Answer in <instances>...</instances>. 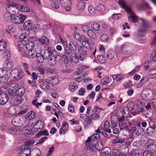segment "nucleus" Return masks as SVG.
<instances>
[{
  "label": "nucleus",
  "mask_w": 156,
  "mask_h": 156,
  "mask_svg": "<svg viewBox=\"0 0 156 156\" xmlns=\"http://www.w3.org/2000/svg\"><path fill=\"white\" fill-rule=\"evenodd\" d=\"M41 53L45 60L49 59V62L51 66L55 65L61 58L60 53L51 47H48L46 49L41 50Z\"/></svg>",
  "instance_id": "obj_1"
},
{
  "label": "nucleus",
  "mask_w": 156,
  "mask_h": 156,
  "mask_svg": "<svg viewBox=\"0 0 156 156\" xmlns=\"http://www.w3.org/2000/svg\"><path fill=\"white\" fill-rule=\"evenodd\" d=\"M76 52H74L69 49L68 47H66L64 54L62 55V59L65 64L69 62V59L71 62L76 63L78 62Z\"/></svg>",
  "instance_id": "obj_2"
},
{
  "label": "nucleus",
  "mask_w": 156,
  "mask_h": 156,
  "mask_svg": "<svg viewBox=\"0 0 156 156\" xmlns=\"http://www.w3.org/2000/svg\"><path fill=\"white\" fill-rule=\"evenodd\" d=\"M20 38L22 40V44L24 45L26 44L25 47L28 50L34 49L35 44L33 40H35V37H30L26 33H23L20 35Z\"/></svg>",
  "instance_id": "obj_3"
},
{
  "label": "nucleus",
  "mask_w": 156,
  "mask_h": 156,
  "mask_svg": "<svg viewBox=\"0 0 156 156\" xmlns=\"http://www.w3.org/2000/svg\"><path fill=\"white\" fill-rule=\"evenodd\" d=\"M115 1L118 3L122 8L131 15L130 16H129L128 18L129 21L133 23H136L137 20V16L134 15V13L133 12L131 9L130 7L126 5L124 0H115Z\"/></svg>",
  "instance_id": "obj_4"
},
{
  "label": "nucleus",
  "mask_w": 156,
  "mask_h": 156,
  "mask_svg": "<svg viewBox=\"0 0 156 156\" xmlns=\"http://www.w3.org/2000/svg\"><path fill=\"white\" fill-rule=\"evenodd\" d=\"M100 137L99 134L98 133H94L91 137H89L86 141V145L85 148L90 151H93V147H94V145L92 144V141L96 140Z\"/></svg>",
  "instance_id": "obj_5"
},
{
  "label": "nucleus",
  "mask_w": 156,
  "mask_h": 156,
  "mask_svg": "<svg viewBox=\"0 0 156 156\" xmlns=\"http://www.w3.org/2000/svg\"><path fill=\"white\" fill-rule=\"evenodd\" d=\"M26 16L22 14H20L18 16L15 15L13 16L12 22L16 24H20L23 23L26 19Z\"/></svg>",
  "instance_id": "obj_6"
},
{
  "label": "nucleus",
  "mask_w": 156,
  "mask_h": 156,
  "mask_svg": "<svg viewBox=\"0 0 156 156\" xmlns=\"http://www.w3.org/2000/svg\"><path fill=\"white\" fill-rule=\"evenodd\" d=\"M23 73H19V70L17 69H13L11 72L10 76L13 77L14 79L18 80L20 79L23 76Z\"/></svg>",
  "instance_id": "obj_7"
},
{
  "label": "nucleus",
  "mask_w": 156,
  "mask_h": 156,
  "mask_svg": "<svg viewBox=\"0 0 156 156\" xmlns=\"http://www.w3.org/2000/svg\"><path fill=\"white\" fill-rule=\"evenodd\" d=\"M135 105L136 107V111L138 112H144V105L140 100L137 99L135 102Z\"/></svg>",
  "instance_id": "obj_8"
},
{
  "label": "nucleus",
  "mask_w": 156,
  "mask_h": 156,
  "mask_svg": "<svg viewBox=\"0 0 156 156\" xmlns=\"http://www.w3.org/2000/svg\"><path fill=\"white\" fill-rule=\"evenodd\" d=\"M19 85L17 83H13L11 85L10 88L8 90V93L11 95L16 94V90L18 89Z\"/></svg>",
  "instance_id": "obj_9"
},
{
  "label": "nucleus",
  "mask_w": 156,
  "mask_h": 156,
  "mask_svg": "<svg viewBox=\"0 0 156 156\" xmlns=\"http://www.w3.org/2000/svg\"><path fill=\"white\" fill-rule=\"evenodd\" d=\"M9 100V97L7 94L4 92L0 93V105L5 104Z\"/></svg>",
  "instance_id": "obj_10"
},
{
  "label": "nucleus",
  "mask_w": 156,
  "mask_h": 156,
  "mask_svg": "<svg viewBox=\"0 0 156 156\" xmlns=\"http://www.w3.org/2000/svg\"><path fill=\"white\" fill-rule=\"evenodd\" d=\"M20 154H23V155H25V156H29L31 152L30 149L29 148L22 146L20 147Z\"/></svg>",
  "instance_id": "obj_11"
},
{
  "label": "nucleus",
  "mask_w": 156,
  "mask_h": 156,
  "mask_svg": "<svg viewBox=\"0 0 156 156\" xmlns=\"http://www.w3.org/2000/svg\"><path fill=\"white\" fill-rule=\"evenodd\" d=\"M156 147V145L154 144V140L152 139H149L145 145L146 148H149L151 151H154Z\"/></svg>",
  "instance_id": "obj_12"
},
{
  "label": "nucleus",
  "mask_w": 156,
  "mask_h": 156,
  "mask_svg": "<svg viewBox=\"0 0 156 156\" xmlns=\"http://www.w3.org/2000/svg\"><path fill=\"white\" fill-rule=\"evenodd\" d=\"M87 48L83 44H79L77 46V50L79 51L80 54L85 56L87 54Z\"/></svg>",
  "instance_id": "obj_13"
},
{
  "label": "nucleus",
  "mask_w": 156,
  "mask_h": 156,
  "mask_svg": "<svg viewBox=\"0 0 156 156\" xmlns=\"http://www.w3.org/2000/svg\"><path fill=\"white\" fill-rule=\"evenodd\" d=\"M7 11H9V13L11 14L14 16L17 14L18 9L15 6L10 5L8 6L7 8Z\"/></svg>",
  "instance_id": "obj_14"
},
{
  "label": "nucleus",
  "mask_w": 156,
  "mask_h": 156,
  "mask_svg": "<svg viewBox=\"0 0 156 156\" xmlns=\"http://www.w3.org/2000/svg\"><path fill=\"white\" fill-rule=\"evenodd\" d=\"M11 101L14 105H18L22 102L21 98L18 96H14L12 99Z\"/></svg>",
  "instance_id": "obj_15"
},
{
  "label": "nucleus",
  "mask_w": 156,
  "mask_h": 156,
  "mask_svg": "<svg viewBox=\"0 0 156 156\" xmlns=\"http://www.w3.org/2000/svg\"><path fill=\"white\" fill-rule=\"evenodd\" d=\"M76 44H77V46L78 45V44H76L74 41H70L69 44V47H68L69 49L73 51L76 52V51L77 49Z\"/></svg>",
  "instance_id": "obj_16"
},
{
  "label": "nucleus",
  "mask_w": 156,
  "mask_h": 156,
  "mask_svg": "<svg viewBox=\"0 0 156 156\" xmlns=\"http://www.w3.org/2000/svg\"><path fill=\"white\" fill-rule=\"evenodd\" d=\"M49 81L50 83L48 82L47 83H48L49 84H51L52 85V86H53V85L57 84L59 83V79L56 77H52L50 78Z\"/></svg>",
  "instance_id": "obj_17"
},
{
  "label": "nucleus",
  "mask_w": 156,
  "mask_h": 156,
  "mask_svg": "<svg viewBox=\"0 0 156 156\" xmlns=\"http://www.w3.org/2000/svg\"><path fill=\"white\" fill-rule=\"evenodd\" d=\"M134 105L133 103L130 102L127 105V107L132 114L134 115H136V113L134 109Z\"/></svg>",
  "instance_id": "obj_18"
},
{
  "label": "nucleus",
  "mask_w": 156,
  "mask_h": 156,
  "mask_svg": "<svg viewBox=\"0 0 156 156\" xmlns=\"http://www.w3.org/2000/svg\"><path fill=\"white\" fill-rule=\"evenodd\" d=\"M32 26V22L30 20L25 21L23 24V27L26 30H30Z\"/></svg>",
  "instance_id": "obj_19"
},
{
  "label": "nucleus",
  "mask_w": 156,
  "mask_h": 156,
  "mask_svg": "<svg viewBox=\"0 0 156 156\" xmlns=\"http://www.w3.org/2000/svg\"><path fill=\"white\" fill-rule=\"evenodd\" d=\"M29 156H40L41 151L38 148L31 151Z\"/></svg>",
  "instance_id": "obj_20"
},
{
  "label": "nucleus",
  "mask_w": 156,
  "mask_h": 156,
  "mask_svg": "<svg viewBox=\"0 0 156 156\" xmlns=\"http://www.w3.org/2000/svg\"><path fill=\"white\" fill-rule=\"evenodd\" d=\"M39 40L41 43L46 45L48 44L49 43L48 39L44 36H42L39 38Z\"/></svg>",
  "instance_id": "obj_21"
},
{
  "label": "nucleus",
  "mask_w": 156,
  "mask_h": 156,
  "mask_svg": "<svg viewBox=\"0 0 156 156\" xmlns=\"http://www.w3.org/2000/svg\"><path fill=\"white\" fill-rule=\"evenodd\" d=\"M142 24L143 28L147 29L151 27L150 23L147 20H144L143 18H141Z\"/></svg>",
  "instance_id": "obj_22"
},
{
  "label": "nucleus",
  "mask_w": 156,
  "mask_h": 156,
  "mask_svg": "<svg viewBox=\"0 0 156 156\" xmlns=\"http://www.w3.org/2000/svg\"><path fill=\"white\" fill-rule=\"evenodd\" d=\"M87 33L88 36L94 40L97 39L98 37L96 34L92 30H88Z\"/></svg>",
  "instance_id": "obj_23"
},
{
  "label": "nucleus",
  "mask_w": 156,
  "mask_h": 156,
  "mask_svg": "<svg viewBox=\"0 0 156 156\" xmlns=\"http://www.w3.org/2000/svg\"><path fill=\"white\" fill-rule=\"evenodd\" d=\"M25 92V89L23 87H21L17 90L16 94L18 96H22L23 95Z\"/></svg>",
  "instance_id": "obj_24"
},
{
  "label": "nucleus",
  "mask_w": 156,
  "mask_h": 156,
  "mask_svg": "<svg viewBox=\"0 0 156 156\" xmlns=\"http://www.w3.org/2000/svg\"><path fill=\"white\" fill-rule=\"evenodd\" d=\"M85 4L84 2L81 1H79L77 4V9L79 10H83L85 7Z\"/></svg>",
  "instance_id": "obj_25"
},
{
  "label": "nucleus",
  "mask_w": 156,
  "mask_h": 156,
  "mask_svg": "<svg viewBox=\"0 0 156 156\" xmlns=\"http://www.w3.org/2000/svg\"><path fill=\"white\" fill-rule=\"evenodd\" d=\"M3 17L4 19L7 21H12L13 16H12L11 14L7 12L4 14Z\"/></svg>",
  "instance_id": "obj_26"
},
{
  "label": "nucleus",
  "mask_w": 156,
  "mask_h": 156,
  "mask_svg": "<svg viewBox=\"0 0 156 156\" xmlns=\"http://www.w3.org/2000/svg\"><path fill=\"white\" fill-rule=\"evenodd\" d=\"M38 126V127H37V129H42L44 127V123L41 120H38L34 125V126Z\"/></svg>",
  "instance_id": "obj_27"
},
{
  "label": "nucleus",
  "mask_w": 156,
  "mask_h": 156,
  "mask_svg": "<svg viewBox=\"0 0 156 156\" xmlns=\"http://www.w3.org/2000/svg\"><path fill=\"white\" fill-rule=\"evenodd\" d=\"M156 130L153 128L148 127L146 130V133L149 136L153 135Z\"/></svg>",
  "instance_id": "obj_28"
},
{
  "label": "nucleus",
  "mask_w": 156,
  "mask_h": 156,
  "mask_svg": "<svg viewBox=\"0 0 156 156\" xmlns=\"http://www.w3.org/2000/svg\"><path fill=\"white\" fill-rule=\"evenodd\" d=\"M28 55L31 58H34L37 56V54L34 49L29 50L28 52Z\"/></svg>",
  "instance_id": "obj_29"
},
{
  "label": "nucleus",
  "mask_w": 156,
  "mask_h": 156,
  "mask_svg": "<svg viewBox=\"0 0 156 156\" xmlns=\"http://www.w3.org/2000/svg\"><path fill=\"white\" fill-rule=\"evenodd\" d=\"M107 57L109 59H112L114 56V53L112 50H108L106 53Z\"/></svg>",
  "instance_id": "obj_30"
},
{
  "label": "nucleus",
  "mask_w": 156,
  "mask_h": 156,
  "mask_svg": "<svg viewBox=\"0 0 156 156\" xmlns=\"http://www.w3.org/2000/svg\"><path fill=\"white\" fill-rule=\"evenodd\" d=\"M125 139L124 138L119 137L115 138L113 141L114 143H122L124 142Z\"/></svg>",
  "instance_id": "obj_31"
},
{
  "label": "nucleus",
  "mask_w": 156,
  "mask_h": 156,
  "mask_svg": "<svg viewBox=\"0 0 156 156\" xmlns=\"http://www.w3.org/2000/svg\"><path fill=\"white\" fill-rule=\"evenodd\" d=\"M7 48V44L5 42L0 41V51H5Z\"/></svg>",
  "instance_id": "obj_32"
},
{
  "label": "nucleus",
  "mask_w": 156,
  "mask_h": 156,
  "mask_svg": "<svg viewBox=\"0 0 156 156\" xmlns=\"http://www.w3.org/2000/svg\"><path fill=\"white\" fill-rule=\"evenodd\" d=\"M13 66V64L12 62H8L7 63L6 66L5 68H4V69L6 71H8L10 70Z\"/></svg>",
  "instance_id": "obj_33"
},
{
  "label": "nucleus",
  "mask_w": 156,
  "mask_h": 156,
  "mask_svg": "<svg viewBox=\"0 0 156 156\" xmlns=\"http://www.w3.org/2000/svg\"><path fill=\"white\" fill-rule=\"evenodd\" d=\"M111 81V79L109 77H106L101 80V83L102 84H106L109 83Z\"/></svg>",
  "instance_id": "obj_34"
},
{
  "label": "nucleus",
  "mask_w": 156,
  "mask_h": 156,
  "mask_svg": "<svg viewBox=\"0 0 156 156\" xmlns=\"http://www.w3.org/2000/svg\"><path fill=\"white\" fill-rule=\"evenodd\" d=\"M34 140H30L25 142L24 144V147H27L32 146L35 143Z\"/></svg>",
  "instance_id": "obj_35"
},
{
  "label": "nucleus",
  "mask_w": 156,
  "mask_h": 156,
  "mask_svg": "<svg viewBox=\"0 0 156 156\" xmlns=\"http://www.w3.org/2000/svg\"><path fill=\"white\" fill-rule=\"evenodd\" d=\"M111 150L109 147H105L103 153L106 156H109L111 153Z\"/></svg>",
  "instance_id": "obj_36"
},
{
  "label": "nucleus",
  "mask_w": 156,
  "mask_h": 156,
  "mask_svg": "<svg viewBox=\"0 0 156 156\" xmlns=\"http://www.w3.org/2000/svg\"><path fill=\"white\" fill-rule=\"evenodd\" d=\"M36 57L37 61L40 62H43L44 61V58H43V56L41 55V54L39 53L37 54V55Z\"/></svg>",
  "instance_id": "obj_37"
},
{
  "label": "nucleus",
  "mask_w": 156,
  "mask_h": 156,
  "mask_svg": "<svg viewBox=\"0 0 156 156\" xmlns=\"http://www.w3.org/2000/svg\"><path fill=\"white\" fill-rule=\"evenodd\" d=\"M122 113V114L125 115L126 117L128 116V114L129 113V111L127 106L123 108Z\"/></svg>",
  "instance_id": "obj_38"
},
{
  "label": "nucleus",
  "mask_w": 156,
  "mask_h": 156,
  "mask_svg": "<svg viewBox=\"0 0 156 156\" xmlns=\"http://www.w3.org/2000/svg\"><path fill=\"white\" fill-rule=\"evenodd\" d=\"M27 116L28 118L33 119L35 117L36 114L34 112L31 111L27 113Z\"/></svg>",
  "instance_id": "obj_39"
},
{
  "label": "nucleus",
  "mask_w": 156,
  "mask_h": 156,
  "mask_svg": "<svg viewBox=\"0 0 156 156\" xmlns=\"http://www.w3.org/2000/svg\"><path fill=\"white\" fill-rule=\"evenodd\" d=\"M84 121L87 124L88 126L92 123V119L90 116H87L84 119Z\"/></svg>",
  "instance_id": "obj_40"
},
{
  "label": "nucleus",
  "mask_w": 156,
  "mask_h": 156,
  "mask_svg": "<svg viewBox=\"0 0 156 156\" xmlns=\"http://www.w3.org/2000/svg\"><path fill=\"white\" fill-rule=\"evenodd\" d=\"M93 29L95 31H98L100 29V26L97 22L94 23L93 25Z\"/></svg>",
  "instance_id": "obj_41"
},
{
  "label": "nucleus",
  "mask_w": 156,
  "mask_h": 156,
  "mask_svg": "<svg viewBox=\"0 0 156 156\" xmlns=\"http://www.w3.org/2000/svg\"><path fill=\"white\" fill-rule=\"evenodd\" d=\"M101 109L99 108L97 106H95L93 109V112L94 113L97 114L100 112L101 111Z\"/></svg>",
  "instance_id": "obj_42"
},
{
  "label": "nucleus",
  "mask_w": 156,
  "mask_h": 156,
  "mask_svg": "<svg viewBox=\"0 0 156 156\" xmlns=\"http://www.w3.org/2000/svg\"><path fill=\"white\" fill-rule=\"evenodd\" d=\"M145 93L150 98L153 96V91L151 89L149 88L147 89V91H146Z\"/></svg>",
  "instance_id": "obj_43"
},
{
  "label": "nucleus",
  "mask_w": 156,
  "mask_h": 156,
  "mask_svg": "<svg viewBox=\"0 0 156 156\" xmlns=\"http://www.w3.org/2000/svg\"><path fill=\"white\" fill-rule=\"evenodd\" d=\"M20 9L21 11L23 12H28L30 10L29 8L28 7L24 5L21 6Z\"/></svg>",
  "instance_id": "obj_44"
},
{
  "label": "nucleus",
  "mask_w": 156,
  "mask_h": 156,
  "mask_svg": "<svg viewBox=\"0 0 156 156\" xmlns=\"http://www.w3.org/2000/svg\"><path fill=\"white\" fill-rule=\"evenodd\" d=\"M97 9L99 11L103 12L105 10V8L104 6L102 4H99L97 7Z\"/></svg>",
  "instance_id": "obj_45"
},
{
  "label": "nucleus",
  "mask_w": 156,
  "mask_h": 156,
  "mask_svg": "<svg viewBox=\"0 0 156 156\" xmlns=\"http://www.w3.org/2000/svg\"><path fill=\"white\" fill-rule=\"evenodd\" d=\"M149 75H153L156 74V67H153L148 72Z\"/></svg>",
  "instance_id": "obj_46"
},
{
  "label": "nucleus",
  "mask_w": 156,
  "mask_h": 156,
  "mask_svg": "<svg viewBox=\"0 0 156 156\" xmlns=\"http://www.w3.org/2000/svg\"><path fill=\"white\" fill-rule=\"evenodd\" d=\"M5 30L7 32L11 33L14 32L16 30V28L15 27L11 26L9 27L8 28Z\"/></svg>",
  "instance_id": "obj_47"
},
{
  "label": "nucleus",
  "mask_w": 156,
  "mask_h": 156,
  "mask_svg": "<svg viewBox=\"0 0 156 156\" xmlns=\"http://www.w3.org/2000/svg\"><path fill=\"white\" fill-rule=\"evenodd\" d=\"M40 87L42 89L45 90L48 89L51 87L46 83L41 84L40 85Z\"/></svg>",
  "instance_id": "obj_48"
},
{
  "label": "nucleus",
  "mask_w": 156,
  "mask_h": 156,
  "mask_svg": "<svg viewBox=\"0 0 156 156\" xmlns=\"http://www.w3.org/2000/svg\"><path fill=\"white\" fill-rule=\"evenodd\" d=\"M151 57L152 60L154 61H156V51L154 50L152 52V54L151 55Z\"/></svg>",
  "instance_id": "obj_49"
},
{
  "label": "nucleus",
  "mask_w": 156,
  "mask_h": 156,
  "mask_svg": "<svg viewBox=\"0 0 156 156\" xmlns=\"http://www.w3.org/2000/svg\"><path fill=\"white\" fill-rule=\"evenodd\" d=\"M149 127L153 128L155 129L156 128V125L155 123L153 121H151L149 122Z\"/></svg>",
  "instance_id": "obj_50"
},
{
  "label": "nucleus",
  "mask_w": 156,
  "mask_h": 156,
  "mask_svg": "<svg viewBox=\"0 0 156 156\" xmlns=\"http://www.w3.org/2000/svg\"><path fill=\"white\" fill-rule=\"evenodd\" d=\"M137 133L140 135H143L145 134V131L144 129L141 128L140 127L137 130Z\"/></svg>",
  "instance_id": "obj_51"
},
{
  "label": "nucleus",
  "mask_w": 156,
  "mask_h": 156,
  "mask_svg": "<svg viewBox=\"0 0 156 156\" xmlns=\"http://www.w3.org/2000/svg\"><path fill=\"white\" fill-rule=\"evenodd\" d=\"M47 137L46 136L43 137L40 139L36 145L39 144H42L44 141L46 139Z\"/></svg>",
  "instance_id": "obj_52"
},
{
  "label": "nucleus",
  "mask_w": 156,
  "mask_h": 156,
  "mask_svg": "<svg viewBox=\"0 0 156 156\" xmlns=\"http://www.w3.org/2000/svg\"><path fill=\"white\" fill-rule=\"evenodd\" d=\"M155 80L154 78H150L147 79L146 82V83H148V85H150Z\"/></svg>",
  "instance_id": "obj_53"
},
{
  "label": "nucleus",
  "mask_w": 156,
  "mask_h": 156,
  "mask_svg": "<svg viewBox=\"0 0 156 156\" xmlns=\"http://www.w3.org/2000/svg\"><path fill=\"white\" fill-rule=\"evenodd\" d=\"M88 29L89 27L87 25H83L82 27V30L83 32L85 33H88V30H89Z\"/></svg>",
  "instance_id": "obj_54"
},
{
  "label": "nucleus",
  "mask_w": 156,
  "mask_h": 156,
  "mask_svg": "<svg viewBox=\"0 0 156 156\" xmlns=\"http://www.w3.org/2000/svg\"><path fill=\"white\" fill-rule=\"evenodd\" d=\"M98 59L101 63H104L105 62V60L103 55H100L98 57Z\"/></svg>",
  "instance_id": "obj_55"
},
{
  "label": "nucleus",
  "mask_w": 156,
  "mask_h": 156,
  "mask_svg": "<svg viewBox=\"0 0 156 156\" xmlns=\"http://www.w3.org/2000/svg\"><path fill=\"white\" fill-rule=\"evenodd\" d=\"M60 3L64 6L65 5H66L68 4H71V1L68 0H61L60 1Z\"/></svg>",
  "instance_id": "obj_56"
},
{
  "label": "nucleus",
  "mask_w": 156,
  "mask_h": 156,
  "mask_svg": "<svg viewBox=\"0 0 156 156\" xmlns=\"http://www.w3.org/2000/svg\"><path fill=\"white\" fill-rule=\"evenodd\" d=\"M108 37V36L105 34H103L101 35V39L103 41H107Z\"/></svg>",
  "instance_id": "obj_57"
},
{
  "label": "nucleus",
  "mask_w": 156,
  "mask_h": 156,
  "mask_svg": "<svg viewBox=\"0 0 156 156\" xmlns=\"http://www.w3.org/2000/svg\"><path fill=\"white\" fill-rule=\"evenodd\" d=\"M134 154L135 156H141V152L140 150L136 149L134 152Z\"/></svg>",
  "instance_id": "obj_58"
},
{
  "label": "nucleus",
  "mask_w": 156,
  "mask_h": 156,
  "mask_svg": "<svg viewBox=\"0 0 156 156\" xmlns=\"http://www.w3.org/2000/svg\"><path fill=\"white\" fill-rule=\"evenodd\" d=\"M141 97L144 100L147 101L150 98L145 93L144 94H141Z\"/></svg>",
  "instance_id": "obj_59"
},
{
  "label": "nucleus",
  "mask_w": 156,
  "mask_h": 156,
  "mask_svg": "<svg viewBox=\"0 0 156 156\" xmlns=\"http://www.w3.org/2000/svg\"><path fill=\"white\" fill-rule=\"evenodd\" d=\"M51 5L53 8L55 9H57L59 7V5L57 2H53L51 3Z\"/></svg>",
  "instance_id": "obj_60"
},
{
  "label": "nucleus",
  "mask_w": 156,
  "mask_h": 156,
  "mask_svg": "<svg viewBox=\"0 0 156 156\" xmlns=\"http://www.w3.org/2000/svg\"><path fill=\"white\" fill-rule=\"evenodd\" d=\"M121 16L120 14H114L112 15V18L114 20H118Z\"/></svg>",
  "instance_id": "obj_61"
},
{
  "label": "nucleus",
  "mask_w": 156,
  "mask_h": 156,
  "mask_svg": "<svg viewBox=\"0 0 156 156\" xmlns=\"http://www.w3.org/2000/svg\"><path fill=\"white\" fill-rule=\"evenodd\" d=\"M68 109L69 112H73L75 110L74 107L73 105L69 104L68 107Z\"/></svg>",
  "instance_id": "obj_62"
},
{
  "label": "nucleus",
  "mask_w": 156,
  "mask_h": 156,
  "mask_svg": "<svg viewBox=\"0 0 156 156\" xmlns=\"http://www.w3.org/2000/svg\"><path fill=\"white\" fill-rule=\"evenodd\" d=\"M20 119L18 117H15L12 119V122L13 125H15V126H17L16 124H17V122L19 123L18 121Z\"/></svg>",
  "instance_id": "obj_63"
},
{
  "label": "nucleus",
  "mask_w": 156,
  "mask_h": 156,
  "mask_svg": "<svg viewBox=\"0 0 156 156\" xmlns=\"http://www.w3.org/2000/svg\"><path fill=\"white\" fill-rule=\"evenodd\" d=\"M152 153L149 151H144L143 153V156H151Z\"/></svg>",
  "instance_id": "obj_64"
}]
</instances>
